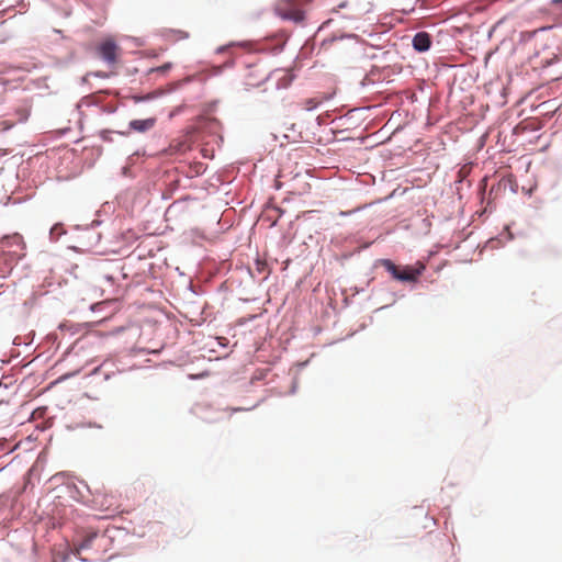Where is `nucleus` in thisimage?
<instances>
[{
    "label": "nucleus",
    "mask_w": 562,
    "mask_h": 562,
    "mask_svg": "<svg viewBox=\"0 0 562 562\" xmlns=\"http://www.w3.org/2000/svg\"><path fill=\"white\" fill-rule=\"evenodd\" d=\"M311 1L312 0H278L274 10L280 18L299 23L304 20L302 7Z\"/></svg>",
    "instance_id": "f257e3e1"
},
{
    "label": "nucleus",
    "mask_w": 562,
    "mask_h": 562,
    "mask_svg": "<svg viewBox=\"0 0 562 562\" xmlns=\"http://www.w3.org/2000/svg\"><path fill=\"white\" fill-rule=\"evenodd\" d=\"M382 266L393 276L394 279L404 282H416L425 269L424 265H420L419 268H413L408 266L400 268L390 259H384L382 261Z\"/></svg>",
    "instance_id": "f03ea898"
},
{
    "label": "nucleus",
    "mask_w": 562,
    "mask_h": 562,
    "mask_svg": "<svg viewBox=\"0 0 562 562\" xmlns=\"http://www.w3.org/2000/svg\"><path fill=\"white\" fill-rule=\"evenodd\" d=\"M97 53L101 59L113 67L119 63L121 48L114 40L106 38L97 46Z\"/></svg>",
    "instance_id": "7ed1b4c3"
},
{
    "label": "nucleus",
    "mask_w": 562,
    "mask_h": 562,
    "mask_svg": "<svg viewBox=\"0 0 562 562\" xmlns=\"http://www.w3.org/2000/svg\"><path fill=\"white\" fill-rule=\"evenodd\" d=\"M431 37L427 32H418L413 38V47L417 52H426L430 48Z\"/></svg>",
    "instance_id": "20e7f679"
},
{
    "label": "nucleus",
    "mask_w": 562,
    "mask_h": 562,
    "mask_svg": "<svg viewBox=\"0 0 562 562\" xmlns=\"http://www.w3.org/2000/svg\"><path fill=\"white\" fill-rule=\"evenodd\" d=\"M155 123H156L155 117L145 119V120H133L130 122V127L133 131L144 133V132L151 130L155 126Z\"/></svg>",
    "instance_id": "39448f33"
},
{
    "label": "nucleus",
    "mask_w": 562,
    "mask_h": 562,
    "mask_svg": "<svg viewBox=\"0 0 562 562\" xmlns=\"http://www.w3.org/2000/svg\"><path fill=\"white\" fill-rule=\"evenodd\" d=\"M165 36L168 41L178 42L189 38V33L183 30L169 29L165 31Z\"/></svg>",
    "instance_id": "423d86ee"
},
{
    "label": "nucleus",
    "mask_w": 562,
    "mask_h": 562,
    "mask_svg": "<svg viewBox=\"0 0 562 562\" xmlns=\"http://www.w3.org/2000/svg\"><path fill=\"white\" fill-rule=\"evenodd\" d=\"M13 115H14V120L18 122V124L26 122L30 116V106H27V105L18 106L14 110Z\"/></svg>",
    "instance_id": "0eeeda50"
},
{
    "label": "nucleus",
    "mask_w": 562,
    "mask_h": 562,
    "mask_svg": "<svg viewBox=\"0 0 562 562\" xmlns=\"http://www.w3.org/2000/svg\"><path fill=\"white\" fill-rule=\"evenodd\" d=\"M1 243L4 245V246H13V245H16L21 248L24 247V243H23V238L21 235H19L18 233L13 234V235H10V236H4L1 240Z\"/></svg>",
    "instance_id": "6e6552de"
},
{
    "label": "nucleus",
    "mask_w": 562,
    "mask_h": 562,
    "mask_svg": "<svg viewBox=\"0 0 562 562\" xmlns=\"http://www.w3.org/2000/svg\"><path fill=\"white\" fill-rule=\"evenodd\" d=\"M323 102V99L318 98H308L303 101V109L306 111H312L317 108Z\"/></svg>",
    "instance_id": "1a4fd4ad"
},
{
    "label": "nucleus",
    "mask_w": 562,
    "mask_h": 562,
    "mask_svg": "<svg viewBox=\"0 0 562 562\" xmlns=\"http://www.w3.org/2000/svg\"><path fill=\"white\" fill-rule=\"evenodd\" d=\"M172 68V64L171 63H166L157 68H151L149 70V74L151 72H160V74H166L168 72L170 69Z\"/></svg>",
    "instance_id": "9d476101"
},
{
    "label": "nucleus",
    "mask_w": 562,
    "mask_h": 562,
    "mask_svg": "<svg viewBox=\"0 0 562 562\" xmlns=\"http://www.w3.org/2000/svg\"><path fill=\"white\" fill-rule=\"evenodd\" d=\"M16 124H18V122L15 120H10V119L3 120L0 122V130L2 132H4V131L12 128Z\"/></svg>",
    "instance_id": "9b49d317"
},
{
    "label": "nucleus",
    "mask_w": 562,
    "mask_h": 562,
    "mask_svg": "<svg viewBox=\"0 0 562 562\" xmlns=\"http://www.w3.org/2000/svg\"><path fill=\"white\" fill-rule=\"evenodd\" d=\"M251 76H252V70H249V72H248V75H247V79H246V86H248V87H257V86H259V85H260V81H258V82H254V81L251 80Z\"/></svg>",
    "instance_id": "f8f14e48"
},
{
    "label": "nucleus",
    "mask_w": 562,
    "mask_h": 562,
    "mask_svg": "<svg viewBox=\"0 0 562 562\" xmlns=\"http://www.w3.org/2000/svg\"><path fill=\"white\" fill-rule=\"evenodd\" d=\"M105 282L112 284L113 283V276H104Z\"/></svg>",
    "instance_id": "ddd939ff"
},
{
    "label": "nucleus",
    "mask_w": 562,
    "mask_h": 562,
    "mask_svg": "<svg viewBox=\"0 0 562 562\" xmlns=\"http://www.w3.org/2000/svg\"><path fill=\"white\" fill-rule=\"evenodd\" d=\"M91 539H92V538H88L87 540H85V541L81 543L80 548H87V547L89 546V542L91 541Z\"/></svg>",
    "instance_id": "4468645a"
},
{
    "label": "nucleus",
    "mask_w": 562,
    "mask_h": 562,
    "mask_svg": "<svg viewBox=\"0 0 562 562\" xmlns=\"http://www.w3.org/2000/svg\"><path fill=\"white\" fill-rule=\"evenodd\" d=\"M552 5H562V0H551Z\"/></svg>",
    "instance_id": "2eb2a0df"
},
{
    "label": "nucleus",
    "mask_w": 562,
    "mask_h": 562,
    "mask_svg": "<svg viewBox=\"0 0 562 562\" xmlns=\"http://www.w3.org/2000/svg\"><path fill=\"white\" fill-rule=\"evenodd\" d=\"M7 155H8V150L7 149H0V157L7 156Z\"/></svg>",
    "instance_id": "dca6fc26"
}]
</instances>
